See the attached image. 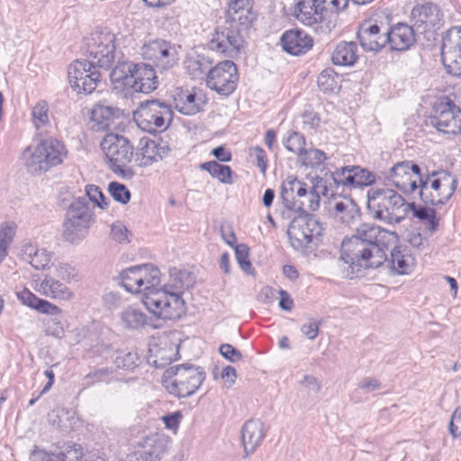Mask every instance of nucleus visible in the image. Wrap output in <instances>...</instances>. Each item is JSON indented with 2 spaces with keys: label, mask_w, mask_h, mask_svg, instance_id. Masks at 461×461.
<instances>
[{
  "label": "nucleus",
  "mask_w": 461,
  "mask_h": 461,
  "mask_svg": "<svg viewBox=\"0 0 461 461\" xmlns=\"http://www.w3.org/2000/svg\"><path fill=\"white\" fill-rule=\"evenodd\" d=\"M68 77L71 87L78 94H91L101 81V74L95 68V64L86 59H77L71 63Z\"/></svg>",
  "instance_id": "nucleus-13"
},
{
  "label": "nucleus",
  "mask_w": 461,
  "mask_h": 461,
  "mask_svg": "<svg viewBox=\"0 0 461 461\" xmlns=\"http://www.w3.org/2000/svg\"><path fill=\"white\" fill-rule=\"evenodd\" d=\"M410 203L390 188H371L367 192V209L375 219L388 224L400 223L410 212Z\"/></svg>",
  "instance_id": "nucleus-3"
},
{
  "label": "nucleus",
  "mask_w": 461,
  "mask_h": 461,
  "mask_svg": "<svg viewBox=\"0 0 461 461\" xmlns=\"http://www.w3.org/2000/svg\"><path fill=\"white\" fill-rule=\"evenodd\" d=\"M256 20L251 0H231L229 4L226 23L247 31Z\"/></svg>",
  "instance_id": "nucleus-22"
},
{
  "label": "nucleus",
  "mask_w": 461,
  "mask_h": 461,
  "mask_svg": "<svg viewBox=\"0 0 461 461\" xmlns=\"http://www.w3.org/2000/svg\"><path fill=\"white\" fill-rule=\"evenodd\" d=\"M41 461H80L82 453L77 444H68L58 453L40 452Z\"/></svg>",
  "instance_id": "nucleus-38"
},
{
  "label": "nucleus",
  "mask_w": 461,
  "mask_h": 461,
  "mask_svg": "<svg viewBox=\"0 0 461 461\" xmlns=\"http://www.w3.org/2000/svg\"><path fill=\"white\" fill-rule=\"evenodd\" d=\"M312 37L299 29L287 31L281 37L284 50L294 56L305 54L312 49Z\"/></svg>",
  "instance_id": "nucleus-27"
},
{
  "label": "nucleus",
  "mask_w": 461,
  "mask_h": 461,
  "mask_svg": "<svg viewBox=\"0 0 461 461\" xmlns=\"http://www.w3.org/2000/svg\"><path fill=\"white\" fill-rule=\"evenodd\" d=\"M170 148L166 141L141 138L136 151V161L140 167H149L162 160L169 152Z\"/></svg>",
  "instance_id": "nucleus-20"
},
{
  "label": "nucleus",
  "mask_w": 461,
  "mask_h": 461,
  "mask_svg": "<svg viewBox=\"0 0 461 461\" xmlns=\"http://www.w3.org/2000/svg\"><path fill=\"white\" fill-rule=\"evenodd\" d=\"M194 284L193 275L187 270L171 269L169 281L163 287L146 297L145 306L158 318L164 320L179 319L185 312V302L181 296L184 290Z\"/></svg>",
  "instance_id": "nucleus-2"
},
{
  "label": "nucleus",
  "mask_w": 461,
  "mask_h": 461,
  "mask_svg": "<svg viewBox=\"0 0 461 461\" xmlns=\"http://www.w3.org/2000/svg\"><path fill=\"white\" fill-rule=\"evenodd\" d=\"M16 225L14 222H4L0 226V243L9 247L15 234Z\"/></svg>",
  "instance_id": "nucleus-54"
},
{
  "label": "nucleus",
  "mask_w": 461,
  "mask_h": 461,
  "mask_svg": "<svg viewBox=\"0 0 461 461\" xmlns=\"http://www.w3.org/2000/svg\"><path fill=\"white\" fill-rule=\"evenodd\" d=\"M304 226L305 223L303 220L294 218L287 230L291 246L298 251H303L312 242L307 234H303V228H306Z\"/></svg>",
  "instance_id": "nucleus-37"
},
{
  "label": "nucleus",
  "mask_w": 461,
  "mask_h": 461,
  "mask_svg": "<svg viewBox=\"0 0 461 461\" xmlns=\"http://www.w3.org/2000/svg\"><path fill=\"white\" fill-rule=\"evenodd\" d=\"M250 156L255 158L258 167L265 174L267 167V160L264 149L258 146L254 147L250 149Z\"/></svg>",
  "instance_id": "nucleus-61"
},
{
  "label": "nucleus",
  "mask_w": 461,
  "mask_h": 461,
  "mask_svg": "<svg viewBox=\"0 0 461 461\" xmlns=\"http://www.w3.org/2000/svg\"><path fill=\"white\" fill-rule=\"evenodd\" d=\"M112 375V370L108 367H102L91 371L84 377V384L86 387L100 382H107Z\"/></svg>",
  "instance_id": "nucleus-51"
},
{
  "label": "nucleus",
  "mask_w": 461,
  "mask_h": 461,
  "mask_svg": "<svg viewBox=\"0 0 461 461\" xmlns=\"http://www.w3.org/2000/svg\"><path fill=\"white\" fill-rule=\"evenodd\" d=\"M357 39L366 51H379L387 45V32H381L376 23L364 22L358 28Z\"/></svg>",
  "instance_id": "nucleus-24"
},
{
  "label": "nucleus",
  "mask_w": 461,
  "mask_h": 461,
  "mask_svg": "<svg viewBox=\"0 0 461 461\" xmlns=\"http://www.w3.org/2000/svg\"><path fill=\"white\" fill-rule=\"evenodd\" d=\"M249 249L246 244H238L235 247V258L240 268L247 274H252L254 269L249 258Z\"/></svg>",
  "instance_id": "nucleus-49"
},
{
  "label": "nucleus",
  "mask_w": 461,
  "mask_h": 461,
  "mask_svg": "<svg viewBox=\"0 0 461 461\" xmlns=\"http://www.w3.org/2000/svg\"><path fill=\"white\" fill-rule=\"evenodd\" d=\"M95 214L86 198L74 201L68 207L62 223V239L73 245L79 244L89 233Z\"/></svg>",
  "instance_id": "nucleus-6"
},
{
  "label": "nucleus",
  "mask_w": 461,
  "mask_h": 461,
  "mask_svg": "<svg viewBox=\"0 0 461 461\" xmlns=\"http://www.w3.org/2000/svg\"><path fill=\"white\" fill-rule=\"evenodd\" d=\"M133 68L130 91L149 94L158 87L157 76L151 66L139 63Z\"/></svg>",
  "instance_id": "nucleus-25"
},
{
  "label": "nucleus",
  "mask_w": 461,
  "mask_h": 461,
  "mask_svg": "<svg viewBox=\"0 0 461 461\" xmlns=\"http://www.w3.org/2000/svg\"><path fill=\"white\" fill-rule=\"evenodd\" d=\"M23 256L24 260L38 270L45 269L51 264L52 254L45 249L38 248L32 244L23 247Z\"/></svg>",
  "instance_id": "nucleus-35"
},
{
  "label": "nucleus",
  "mask_w": 461,
  "mask_h": 461,
  "mask_svg": "<svg viewBox=\"0 0 461 461\" xmlns=\"http://www.w3.org/2000/svg\"><path fill=\"white\" fill-rule=\"evenodd\" d=\"M134 63L131 62H119L110 73V78L114 89L118 91L130 92V86L132 77Z\"/></svg>",
  "instance_id": "nucleus-33"
},
{
  "label": "nucleus",
  "mask_w": 461,
  "mask_h": 461,
  "mask_svg": "<svg viewBox=\"0 0 461 461\" xmlns=\"http://www.w3.org/2000/svg\"><path fill=\"white\" fill-rule=\"evenodd\" d=\"M115 112L116 110L112 106L98 104L92 111V120L96 122L101 128H105L114 117Z\"/></svg>",
  "instance_id": "nucleus-43"
},
{
  "label": "nucleus",
  "mask_w": 461,
  "mask_h": 461,
  "mask_svg": "<svg viewBox=\"0 0 461 461\" xmlns=\"http://www.w3.org/2000/svg\"><path fill=\"white\" fill-rule=\"evenodd\" d=\"M38 291L47 297L64 301L72 299L74 295L68 286L50 276H46L41 282Z\"/></svg>",
  "instance_id": "nucleus-32"
},
{
  "label": "nucleus",
  "mask_w": 461,
  "mask_h": 461,
  "mask_svg": "<svg viewBox=\"0 0 461 461\" xmlns=\"http://www.w3.org/2000/svg\"><path fill=\"white\" fill-rule=\"evenodd\" d=\"M16 296L18 300L24 305L35 309L37 306V303L40 300L39 297H37L34 294H32L30 290L27 288H23L22 291L16 292Z\"/></svg>",
  "instance_id": "nucleus-57"
},
{
  "label": "nucleus",
  "mask_w": 461,
  "mask_h": 461,
  "mask_svg": "<svg viewBox=\"0 0 461 461\" xmlns=\"http://www.w3.org/2000/svg\"><path fill=\"white\" fill-rule=\"evenodd\" d=\"M184 65L186 72L193 78H203L204 76L207 77L212 68V61L203 55L193 53L185 58Z\"/></svg>",
  "instance_id": "nucleus-36"
},
{
  "label": "nucleus",
  "mask_w": 461,
  "mask_h": 461,
  "mask_svg": "<svg viewBox=\"0 0 461 461\" xmlns=\"http://www.w3.org/2000/svg\"><path fill=\"white\" fill-rule=\"evenodd\" d=\"M398 235L373 223H362L355 234L341 243L340 258L348 265L346 276L353 279L363 276L366 269H375L387 262L397 274H408L413 267V258L403 254Z\"/></svg>",
  "instance_id": "nucleus-1"
},
{
  "label": "nucleus",
  "mask_w": 461,
  "mask_h": 461,
  "mask_svg": "<svg viewBox=\"0 0 461 461\" xmlns=\"http://www.w3.org/2000/svg\"><path fill=\"white\" fill-rule=\"evenodd\" d=\"M429 123L438 131L456 134L461 129V109L449 98L444 97L435 104Z\"/></svg>",
  "instance_id": "nucleus-16"
},
{
  "label": "nucleus",
  "mask_w": 461,
  "mask_h": 461,
  "mask_svg": "<svg viewBox=\"0 0 461 461\" xmlns=\"http://www.w3.org/2000/svg\"><path fill=\"white\" fill-rule=\"evenodd\" d=\"M357 59V46L353 41L339 42L331 57L333 64L338 66H353Z\"/></svg>",
  "instance_id": "nucleus-34"
},
{
  "label": "nucleus",
  "mask_w": 461,
  "mask_h": 461,
  "mask_svg": "<svg viewBox=\"0 0 461 461\" xmlns=\"http://www.w3.org/2000/svg\"><path fill=\"white\" fill-rule=\"evenodd\" d=\"M440 11L438 6L432 3L416 5L411 11V20L414 26L429 28L436 26L440 20Z\"/></svg>",
  "instance_id": "nucleus-31"
},
{
  "label": "nucleus",
  "mask_w": 461,
  "mask_h": 461,
  "mask_svg": "<svg viewBox=\"0 0 461 461\" xmlns=\"http://www.w3.org/2000/svg\"><path fill=\"white\" fill-rule=\"evenodd\" d=\"M56 271H57L58 277H59L60 279H62L66 282H70L72 280H77V270L75 269V267H73L72 266H70L68 264H66V263L59 264L57 267Z\"/></svg>",
  "instance_id": "nucleus-56"
},
{
  "label": "nucleus",
  "mask_w": 461,
  "mask_h": 461,
  "mask_svg": "<svg viewBox=\"0 0 461 461\" xmlns=\"http://www.w3.org/2000/svg\"><path fill=\"white\" fill-rule=\"evenodd\" d=\"M294 14L308 26L321 23L328 16L326 0H301L295 5Z\"/></svg>",
  "instance_id": "nucleus-21"
},
{
  "label": "nucleus",
  "mask_w": 461,
  "mask_h": 461,
  "mask_svg": "<svg viewBox=\"0 0 461 461\" xmlns=\"http://www.w3.org/2000/svg\"><path fill=\"white\" fill-rule=\"evenodd\" d=\"M415 41L414 30L407 23H399L387 32V44L392 50H407Z\"/></svg>",
  "instance_id": "nucleus-29"
},
{
  "label": "nucleus",
  "mask_w": 461,
  "mask_h": 461,
  "mask_svg": "<svg viewBox=\"0 0 461 461\" xmlns=\"http://www.w3.org/2000/svg\"><path fill=\"white\" fill-rule=\"evenodd\" d=\"M206 377L203 367L185 363L165 370L162 377L164 387L179 398L193 395Z\"/></svg>",
  "instance_id": "nucleus-5"
},
{
  "label": "nucleus",
  "mask_w": 461,
  "mask_h": 461,
  "mask_svg": "<svg viewBox=\"0 0 461 461\" xmlns=\"http://www.w3.org/2000/svg\"><path fill=\"white\" fill-rule=\"evenodd\" d=\"M358 387L366 393H371L381 388L379 380L374 377H365L358 384Z\"/></svg>",
  "instance_id": "nucleus-63"
},
{
  "label": "nucleus",
  "mask_w": 461,
  "mask_h": 461,
  "mask_svg": "<svg viewBox=\"0 0 461 461\" xmlns=\"http://www.w3.org/2000/svg\"><path fill=\"white\" fill-rule=\"evenodd\" d=\"M120 319L124 328L138 330L147 323V316L140 309L128 307L120 313Z\"/></svg>",
  "instance_id": "nucleus-39"
},
{
  "label": "nucleus",
  "mask_w": 461,
  "mask_h": 461,
  "mask_svg": "<svg viewBox=\"0 0 461 461\" xmlns=\"http://www.w3.org/2000/svg\"><path fill=\"white\" fill-rule=\"evenodd\" d=\"M111 236L112 239L117 242H130V231L120 221H116L111 226Z\"/></svg>",
  "instance_id": "nucleus-53"
},
{
  "label": "nucleus",
  "mask_w": 461,
  "mask_h": 461,
  "mask_svg": "<svg viewBox=\"0 0 461 461\" xmlns=\"http://www.w3.org/2000/svg\"><path fill=\"white\" fill-rule=\"evenodd\" d=\"M128 461H162L158 456L147 451H138L129 456Z\"/></svg>",
  "instance_id": "nucleus-64"
},
{
  "label": "nucleus",
  "mask_w": 461,
  "mask_h": 461,
  "mask_svg": "<svg viewBox=\"0 0 461 461\" xmlns=\"http://www.w3.org/2000/svg\"><path fill=\"white\" fill-rule=\"evenodd\" d=\"M32 120L37 130L46 126L49 122V105L46 101H39L32 112Z\"/></svg>",
  "instance_id": "nucleus-45"
},
{
  "label": "nucleus",
  "mask_w": 461,
  "mask_h": 461,
  "mask_svg": "<svg viewBox=\"0 0 461 461\" xmlns=\"http://www.w3.org/2000/svg\"><path fill=\"white\" fill-rule=\"evenodd\" d=\"M133 118L137 125L144 131L156 132L165 131L173 118L169 105L158 100H149L140 104Z\"/></svg>",
  "instance_id": "nucleus-10"
},
{
  "label": "nucleus",
  "mask_w": 461,
  "mask_h": 461,
  "mask_svg": "<svg viewBox=\"0 0 461 461\" xmlns=\"http://www.w3.org/2000/svg\"><path fill=\"white\" fill-rule=\"evenodd\" d=\"M35 310H37L41 313L49 314L52 316H56L61 313V310L57 305L41 298L37 303Z\"/></svg>",
  "instance_id": "nucleus-60"
},
{
  "label": "nucleus",
  "mask_w": 461,
  "mask_h": 461,
  "mask_svg": "<svg viewBox=\"0 0 461 461\" xmlns=\"http://www.w3.org/2000/svg\"><path fill=\"white\" fill-rule=\"evenodd\" d=\"M285 147L291 152L296 154L300 158L305 151V138L297 131L289 132L288 136L284 140Z\"/></svg>",
  "instance_id": "nucleus-44"
},
{
  "label": "nucleus",
  "mask_w": 461,
  "mask_h": 461,
  "mask_svg": "<svg viewBox=\"0 0 461 461\" xmlns=\"http://www.w3.org/2000/svg\"><path fill=\"white\" fill-rule=\"evenodd\" d=\"M86 194L88 199L95 203L100 208H105L108 205L106 197L104 195L100 188L94 185H88L86 186Z\"/></svg>",
  "instance_id": "nucleus-52"
},
{
  "label": "nucleus",
  "mask_w": 461,
  "mask_h": 461,
  "mask_svg": "<svg viewBox=\"0 0 461 461\" xmlns=\"http://www.w3.org/2000/svg\"><path fill=\"white\" fill-rule=\"evenodd\" d=\"M140 357L137 352H123L118 353L113 362L118 368L131 370L138 366Z\"/></svg>",
  "instance_id": "nucleus-47"
},
{
  "label": "nucleus",
  "mask_w": 461,
  "mask_h": 461,
  "mask_svg": "<svg viewBox=\"0 0 461 461\" xmlns=\"http://www.w3.org/2000/svg\"><path fill=\"white\" fill-rule=\"evenodd\" d=\"M174 107L182 114L194 115L202 110L203 104L202 95L194 90L176 88L173 95Z\"/></svg>",
  "instance_id": "nucleus-28"
},
{
  "label": "nucleus",
  "mask_w": 461,
  "mask_h": 461,
  "mask_svg": "<svg viewBox=\"0 0 461 461\" xmlns=\"http://www.w3.org/2000/svg\"><path fill=\"white\" fill-rule=\"evenodd\" d=\"M121 279L128 292L142 294L141 301L145 305L146 297L156 292V287L160 284V271L150 264L134 266L123 270Z\"/></svg>",
  "instance_id": "nucleus-9"
},
{
  "label": "nucleus",
  "mask_w": 461,
  "mask_h": 461,
  "mask_svg": "<svg viewBox=\"0 0 461 461\" xmlns=\"http://www.w3.org/2000/svg\"><path fill=\"white\" fill-rule=\"evenodd\" d=\"M318 86L323 92L333 91L336 87V81L331 73L328 70H323L317 79Z\"/></svg>",
  "instance_id": "nucleus-55"
},
{
  "label": "nucleus",
  "mask_w": 461,
  "mask_h": 461,
  "mask_svg": "<svg viewBox=\"0 0 461 461\" xmlns=\"http://www.w3.org/2000/svg\"><path fill=\"white\" fill-rule=\"evenodd\" d=\"M327 159L326 154L321 149H305L299 160L306 167H317Z\"/></svg>",
  "instance_id": "nucleus-46"
},
{
  "label": "nucleus",
  "mask_w": 461,
  "mask_h": 461,
  "mask_svg": "<svg viewBox=\"0 0 461 461\" xmlns=\"http://www.w3.org/2000/svg\"><path fill=\"white\" fill-rule=\"evenodd\" d=\"M86 52L99 68H109L115 59V35L110 32H95L86 40Z\"/></svg>",
  "instance_id": "nucleus-11"
},
{
  "label": "nucleus",
  "mask_w": 461,
  "mask_h": 461,
  "mask_svg": "<svg viewBox=\"0 0 461 461\" xmlns=\"http://www.w3.org/2000/svg\"><path fill=\"white\" fill-rule=\"evenodd\" d=\"M141 55L150 60L160 70H167L178 62L177 47L170 41L156 39L145 43L141 48Z\"/></svg>",
  "instance_id": "nucleus-15"
},
{
  "label": "nucleus",
  "mask_w": 461,
  "mask_h": 461,
  "mask_svg": "<svg viewBox=\"0 0 461 461\" xmlns=\"http://www.w3.org/2000/svg\"><path fill=\"white\" fill-rule=\"evenodd\" d=\"M265 436L264 423L260 420L251 419L243 424L241 441L246 456L256 451L261 445Z\"/></svg>",
  "instance_id": "nucleus-26"
},
{
  "label": "nucleus",
  "mask_w": 461,
  "mask_h": 461,
  "mask_svg": "<svg viewBox=\"0 0 461 461\" xmlns=\"http://www.w3.org/2000/svg\"><path fill=\"white\" fill-rule=\"evenodd\" d=\"M410 211L426 225L430 232L437 230L438 221L436 218V211L434 209L424 206H415L413 203H410Z\"/></svg>",
  "instance_id": "nucleus-41"
},
{
  "label": "nucleus",
  "mask_w": 461,
  "mask_h": 461,
  "mask_svg": "<svg viewBox=\"0 0 461 461\" xmlns=\"http://www.w3.org/2000/svg\"><path fill=\"white\" fill-rule=\"evenodd\" d=\"M301 331L309 339H314L319 334V324L315 321L303 324Z\"/></svg>",
  "instance_id": "nucleus-62"
},
{
  "label": "nucleus",
  "mask_w": 461,
  "mask_h": 461,
  "mask_svg": "<svg viewBox=\"0 0 461 461\" xmlns=\"http://www.w3.org/2000/svg\"><path fill=\"white\" fill-rule=\"evenodd\" d=\"M331 178L337 186L361 187L375 182V176L371 171L359 166H347L331 173Z\"/></svg>",
  "instance_id": "nucleus-19"
},
{
  "label": "nucleus",
  "mask_w": 461,
  "mask_h": 461,
  "mask_svg": "<svg viewBox=\"0 0 461 461\" xmlns=\"http://www.w3.org/2000/svg\"><path fill=\"white\" fill-rule=\"evenodd\" d=\"M457 179L447 170L433 171L420 178L418 192L420 200L430 205L444 204L454 194Z\"/></svg>",
  "instance_id": "nucleus-7"
},
{
  "label": "nucleus",
  "mask_w": 461,
  "mask_h": 461,
  "mask_svg": "<svg viewBox=\"0 0 461 461\" xmlns=\"http://www.w3.org/2000/svg\"><path fill=\"white\" fill-rule=\"evenodd\" d=\"M108 190L112 197L122 204H126L131 199V192L123 184L112 182L109 184Z\"/></svg>",
  "instance_id": "nucleus-50"
},
{
  "label": "nucleus",
  "mask_w": 461,
  "mask_h": 461,
  "mask_svg": "<svg viewBox=\"0 0 461 461\" xmlns=\"http://www.w3.org/2000/svg\"><path fill=\"white\" fill-rule=\"evenodd\" d=\"M295 220H303L307 229L303 228V234H307L308 238L312 240H318L322 233V226L321 222L314 217L309 214H301L294 217Z\"/></svg>",
  "instance_id": "nucleus-42"
},
{
  "label": "nucleus",
  "mask_w": 461,
  "mask_h": 461,
  "mask_svg": "<svg viewBox=\"0 0 461 461\" xmlns=\"http://www.w3.org/2000/svg\"><path fill=\"white\" fill-rule=\"evenodd\" d=\"M330 214L339 222L349 225L360 217V210L351 198L334 196L328 203Z\"/></svg>",
  "instance_id": "nucleus-23"
},
{
  "label": "nucleus",
  "mask_w": 461,
  "mask_h": 461,
  "mask_svg": "<svg viewBox=\"0 0 461 461\" xmlns=\"http://www.w3.org/2000/svg\"><path fill=\"white\" fill-rule=\"evenodd\" d=\"M243 31L228 23L217 26L209 41L211 50L236 58L244 48Z\"/></svg>",
  "instance_id": "nucleus-12"
},
{
  "label": "nucleus",
  "mask_w": 461,
  "mask_h": 461,
  "mask_svg": "<svg viewBox=\"0 0 461 461\" xmlns=\"http://www.w3.org/2000/svg\"><path fill=\"white\" fill-rule=\"evenodd\" d=\"M307 192L306 184L297 178L288 177L281 187V198L288 210L297 211V201L305 195Z\"/></svg>",
  "instance_id": "nucleus-30"
},
{
  "label": "nucleus",
  "mask_w": 461,
  "mask_h": 461,
  "mask_svg": "<svg viewBox=\"0 0 461 461\" xmlns=\"http://www.w3.org/2000/svg\"><path fill=\"white\" fill-rule=\"evenodd\" d=\"M441 59L449 74L461 77V26L450 28L443 37Z\"/></svg>",
  "instance_id": "nucleus-17"
},
{
  "label": "nucleus",
  "mask_w": 461,
  "mask_h": 461,
  "mask_svg": "<svg viewBox=\"0 0 461 461\" xmlns=\"http://www.w3.org/2000/svg\"><path fill=\"white\" fill-rule=\"evenodd\" d=\"M109 168L117 176L130 179L134 171L131 163L134 155V148L130 140L118 134H107L101 142Z\"/></svg>",
  "instance_id": "nucleus-8"
},
{
  "label": "nucleus",
  "mask_w": 461,
  "mask_h": 461,
  "mask_svg": "<svg viewBox=\"0 0 461 461\" xmlns=\"http://www.w3.org/2000/svg\"><path fill=\"white\" fill-rule=\"evenodd\" d=\"M422 173L420 167L410 160L396 163L390 169V180L405 194H413L418 190Z\"/></svg>",
  "instance_id": "nucleus-18"
},
{
  "label": "nucleus",
  "mask_w": 461,
  "mask_h": 461,
  "mask_svg": "<svg viewBox=\"0 0 461 461\" xmlns=\"http://www.w3.org/2000/svg\"><path fill=\"white\" fill-rule=\"evenodd\" d=\"M67 157L66 146L55 138L42 139L36 146L28 147L23 153L24 166L32 175H41L61 165Z\"/></svg>",
  "instance_id": "nucleus-4"
},
{
  "label": "nucleus",
  "mask_w": 461,
  "mask_h": 461,
  "mask_svg": "<svg viewBox=\"0 0 461 461\" xmlns=\"http://www.w3.org/2000/svg\"><path fill=\"white\" fill-rule=\"evenodd\" d=\"M221 355L230 362H238L242 359V354L230 344H222L219 349Z\"/></svg>",
  "instance_id": "nucleus-58"
},
{
  "label": "nucleus",
  "mask_w": 461,
  "mask_h": 461,
  "mask_svg": "<svg viewBox=\"0 0 461 461\" xmlns=\"http://www.w3.org/2000/svg\"><path fill=\"white\" fill-rule=\"evenodd\" d=\"M448 429L453 438L461 435V407H457L452 413Z\"/></svg>",
  "instance_id": "nucleus-59"
},
{
  "label": "nucleus",
  "mask_w": 461,
  "mask_h": 461,
  "mask_svg": "<svg viewBox=\"0 0 461 461\" xmlns=\"http://www.w3.org/2000/svg\"><path fill=\"white\" fill-rule=\"evenodd\" d=\"M320 206V195L312 188L305 195L297 201V211H316Z\"/></svg>",
  "instance_id": "nucleus-48"
},
{
  "label": "nucleus",
  "mask_w": 461,
  "mask_h": 461,
  "mask_svg": "<svg viewBox=\"0 0 461 461\" xmlns=\"http://www.w3.org/2000/svg\"><path fill=\"white\" fill-rule=\"evenodd\" d=\"M200 167L207 171L212 177L217 178L223 184H232V170L229 166L219 164L212 160L202 163Z\"/></svg>",
  "instance_id": "nucleus-40"
},
{
  "label": "nucleus",
  "mask_w": 461,
  "mask_h": 461,
  "mask_svg": "<svg viewBox=\"0 0 461 461\" xmlns=\"http://www.w3.org/2000/svg\"><path fill=\"white\" fill-rule=\"evenodd\" d=\"M239 81L238 68L231 60L219 62L207 73L206 86L221 95L232 94Z\"/></svg>",
  "instance_id": "nucleus-14"
}]
</instances>
